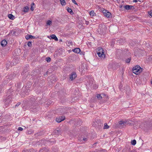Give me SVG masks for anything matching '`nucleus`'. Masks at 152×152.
<instances>
[{"mask_svg": "<svg viewBox=\"0 0 152 152\" xmlns=\"http://www.w3.org/2000/svg\"><path fill=\"white\" fill-rule=\"evenodd\" d=\"M72 2L75 4H77V3L75 0H72Z\"/></svg>", "mask_w": 152, "mask_h": 152, "instance_id": "nucleus-28", "label": "nucleus"}, {"mask_svg": "<svg viewBox=\"0 0 152 152\" xmlns=\"http://www.w3.org/2000/svg\"><path fill=\"white\" fill-rule=\"evenodd\" d=\"M34 3H33L31 4V6L30 9L32 11H33L34 10Z\"/></svg>", "mask_w": 152, "mask_h": 152, "instance_id": "nucleus-20", "label": "nucleus"}, {"mask_svg": "<svg viewBox=\"0 0 152 152\" xmlns=\"http://www.w3.org/2000/svg\"><path fill=\"white\" fill-rule=\"evenodd\" d=\"M136 141L135 140H132L131 142H136Z\"/></svg>", "mask_w": 152, "mask_h": 152, "instance_id": "nucleus-30", "label": "nucleus"}, {"mask_svg": "<svg viewBox=\"0 0 152 152\" xmlns=\"http://www.w3.org/2000/svg\"><path fill=\"white\" fill-rule=\"evenodd\" d=\"M27 45L28 47H31L32 46L31 42H29L27 43Z\"/></svg>", "mask_w": 152, "mask_h": 152, "instance_id": "nucleus-24", "label": "nucleus"}, {"mask_svg": "<svg viewBox=\"0 0 152 152\" xmlns=\"http://www.w3.org/2000/svg\"><path fill=\"white\" fill-rule=\"evenodd\" d=\"M97 98L99 99H101L102 98V96L100 94H97L96 96Z\"/></svg>", "mask_w": 152, "mask_h": 152, "instance_id": "nucleus-22", "label": "nucleus"}, {"mask_svg": "<svg viewBox=\"0 0 152 152\" xmlns=\"http://www.w3.org/2000/svg\"><path fill=\"white\" fill-rule=\"evenodd\" d=\"M9 18L11 19H14V16L12 14H9L8 15Z\"/></svg>", "mask_w": 152, "mask_h": 152, "instance_id": "nucleus-19", "label": "nucleus"}, {"mask_svg": "<svg viewBox=\"0 0 152 152\" xmlns=\"http://www.w3.org/2000/svg\"><path fill=\"white\" fill-rule=\"evenodd\" d=\"M45 141H44V140H41L40 142H45Z\"/></svg>", "mask_w": 152, "mask_h": 152, "instance_id": "nucleus-36", "label": "nucleus"}, {"mask_svg": "<svg viewBox=\"0 0 152 152\" xmlns=\"http://www.w3.org/2000/svg\"><path fill=\"white\" fill-rule=\"evenodd\" d=\"M89 14L91 17H94L96 16V14L94 11H91L89 12Z\"/></svg>", "mask_w": 152, "mask_h": 152, "instance_id": "nucleus-12", "label": "nucleus"}, {"mask_svg": "<svg viewBox=\"0 0 152 152\" xmlns=\"http://www.w3.org/2000/svg\"><path fill=\"white\" fill-rule=\"evenodd\" d=\"M80 54L83 55H84L85 54V53L84 52H82V54L81 53H80Z\"/></svg>", "mask_w": 152, "mask_h": 152, "instance_id": "nucleus-31", "label": "nucleus"}, {"mask_svg": "<svg viewBox=\"0 0 152 152\" xmlns=\"http://www.w3.org/2000/svg\"><path fill=\"white\" fill-rule=\"evenodd\" d=\"M143 70V69L140 66L137 65L132 67V72L134 74L139 75L142 72Z\"/></svg>", "mask_w": 152, "mask_h": 152, "instance_id": "nucleus-1", "label": "nucleus"}, {"mask_svg": "<svg viewBox=\"0 0 152 152\" xmlns=\"http://www.w3.org/2000/svg\"><path fill=\"white\" fill-rule=\"evenodd\" d=\"M131 122V121H121L119 122V124L121 125H126L128 124L129 125H131V123L130 122Z\"/></svg>", "mask_w": 152, "mask_h": 152, "instance_id": "nucleus-5", "label": "nucleus"}, {"mask_svg": "<svg viewBox=\"0 0 152 152\" xmlns=\"http://www.w3.org/2000/svg\"><path fill=\"white\" fill-rule=\"evenodd\" d=\"M103 13L104 16L107 18H110L111 17V13L107 10H104Z\"/></svg>", "mask_w": 152, "mask_h": 152, "instance_id": "nucleus-4", "label": "nucleus"}, {"mask_svg": "<svg viewBox=\"0 0 152 152\" xmlns=\"http://www.w3.org/2000/svg\"><path fill=\"white\" fill-rule=\"evenodd\" d=\"M87 68L85 64L82 65L80 67L79 71L82 73H83L86 71Z\"/></svg>", "mask_w": 152, "mask_h": 152, "instance_id": "nucleus-3", "label": "nucleus"}, {"mask_svg": "<svg viewBox=\"0 0 152 152\" xmlns=\"http://www.w3.org/2000/svg\"><path fill=\"white\" fill-rule=\"evenodd\" d=\"M86 140H87V139L86 138L83 139V140H84V141H86Z\"/></svg>", "mask_w": 152, "mask_h": 152, "instance_id": "nucleus-34", "label": "nucleus"}, {"mask_svg": "<svg viewBox=\"0 0 152 152\" xmlns=\"http://www.w3.org/2000/svg\"><path fill=\"white\" fill-rule=\"evenodd\" d=\"M26 39L28 40L29 39H35V37L31 35H27L25 36Z\"/></svg>", "mask_w": 152, "mask_h": 152, "instance_id": "nucleus-9", "label": "nucleus"}, {"mask_svg": "<svg viewBox=\"0 0 152 152\" xmlns=\"http://www.w3.org/2000/svg\"><path fill=\"white\" fill-rule=\"evenodd\" d=\"M137 0H133V2H137Z\"/></svg>", "mask_w": 152, "mask_h": 152, "instance_id": "nucleus-33", "label": "nucleus"}, {"mask_svg": "<svg viewBox=\"0 0 152 152\" xmlns=\"http://www.w3.org/2000/svg\"><path fill=\"white\" fill-rule=\"evenodd\" d=\"M109 128V126L106 123H105L104 124V129H108Z\"/></svg>", "mask_w": 152, "mask_h": 152, "instance_id": "nucleus-18", "label": "nucleus"}, {"mask_svg": "<svg viewBox=\"0 0 152 152\" xmlns=\"http://www.w3.org/2000/svg\"><path fill=\"white\" fill-rule=\"evenodd\" d=\"M130 59L129 58H127L125 60V62L126 63H129L130 62Z\"/></svg>", "mask_w": 152, "mask_h": 152, "instance_id": "nucleus-23", "label": "nucleus"}, {"mask_svg": "<svg viewBox=\"0 0 152 152\" xmlns=\"http://www.w3.org/2000/svg\"><path fill=\"white\" fill-rule=\"evenodd\" d=\"M51 59L50 58H46V61L47 62H50V61Z\"/></svg>", "mask_w": 152, "mask_h": 152, "instance_id": "nucleus-25", "label": "nucleus"}, {"mask_svg": "<svg viewBox=\"0 0 152 152\" xmlns=\"http://www.w3.org/2000/svg\"><path fill=\"white\" fill-rule=\"evenodd\" d=\"M50 37L51 38L55 39V40L57 41L58 40L56 36L54 34H53L50 35Z\"/></svg>", "mask_w": 152, "mask_h": 152, "instance_id": "nucleus-13", "label": "nucleus"}, {"mask_svg": "<svg viewBox=\"0 0 152 152\" xmlns=\"http://www.w3.org/2000/svg\"><path fill=\"white\" fill-rule=\"evenodd\" d=\"M29 9V8L28 7L26 6L24 7L23 8V11L24 12H27Z\"/></svg>", "mask_w": 152, "mask_h": 152, "instance_id": "nucleus-17", "label": "nucleus"}, {"mask_svg": "<svg viewBox=\"0 0 152 152\" xmlns=\"http://www.w3.org/2000/svg\"><path fill=\"white\" fill-rule=\"evenodd\" d=\"M132 7L133 6H132L129 5H126L124 6L125 9L127 10L132 9Z\"/></svg>", "mask_w": 152, "mask_h": 152, "instance_id": "nucleus-11", "label": "nucleus"}, {"mask_svg": "<svg viewBox=\"0 0 152 152\" xmlns=\"http://www.w3.org/2000/svg\"><path fill=\"white\" fill-rule=\"evenodd\" d=\"M151 83L152 84V79L151 80Z\"/></svg>", "mask_w": 152, "mask_h": 152, "instance_id": "nucleus-38", "label": "nucleus"}, {"mask_svg": "<svg viewBox=\"0 0 152 152\" xmlns=\"http://www.w3.org/2000/svg\"><path fill=\"white\" fill-rule=\"evenodd\" d=\"M4 148V147H0V148H1V149L2 148Z\"/></svg>", "mask_w": 152, "mask_h": 152, "instance_id": "nucleus-39", "label": "nucleus"}, {"mask_svg": "<svg viewBox=\"0 0 152 152\" xmlns=\"http://www.w3.org/2000/svg\"><path fill=\"white\" fill-rule=\"evenodd\" d=\"M148 13L152 17V11L149 12Z\"/></svg>", "mask_w": 152, "mask_h": 152, "instance_id": "nucleus-26", "label": "nucleus"}, {"mask_svg": "<svg viewBox=\"0 0 152 152\" xmlns=\"http://www.w3.org/2000/svg\"><path fill=\"white\" fill-rule=\"evenodd\" d=\"M12 152H17L16 150H14Z\"/></svg>", "mask_w": 152, "mask_h": 152, "instance_id": "nucleus-35", "label": "nucleus"}, {"mask_svg": "<svg viewBox=\"0 0 152 152\" xmlns=\"http://www.w3.org/2000/svg\"><path fill=\"white\" fill-rule=\"evenodd\" d=\"M7 44V42L5 40H2L1 42V45L3 47H5Z\"/></svg>", "mask_w": 152, "mask_h": 152, "instance_id": "nucleus-8", "label": "nucleus"}, {"mask_svg": "<svg viewBox=\"0 0 152 152\" xmlns=\"http://www.w3.org/2000/svg\"><path fill=\"white\" fill-rule=\"evenodd\" d=\"M97 53L98 56L101 59H104L105 58V51L102 48H99L97 49Z\"/></svg>", "mask_w": 152, "mask_h": 152, "instance_id": "nucleus-2", "label": "nucleus"}, {"mask_svg": "<svg viewBox=\"0 0 152 152\" xmlns=\"http://www.w3.org/2000/svg\"><path fill=\"white\" fill-rule=\"evenodd\" d=\"M11 101V98L10 97V98H7L6 99V101H5L7 102V103H9Z\"/></svg>", "mask_w": 152, "mask_h": 152, "instance_id": "nucleus-21", "label": "nucleus"}, {"mask_svg": "<svg viewBox=\"0 0 152 152\" xmlns=\"http://www.w3.org/2000/svg\"><path fill=\"white\" fill-rule=\"evenodd\" d=\"M18 130L22 131L23 130V128L21 127H19L18 128Z\"/></svg>", "mask_w": 152, "mask_h": 152, "instance_id": "nucleus-27", "label": "nucleus"}, {"mask_svg": "<svg viewBox=\"0 0 152 152\" xmlns=\"http://www.w3.org/2000/svg\"><path fill=\"white\" fill-rule=\"evenodd\" d=\"M77 75L75 73H73L70 75L69 78L71 80L74 79L76 77Z\"/></svg>", "mask_w": 152, "mask_h": 152, "instance_id": "nucleus-7", "label": "nucleus"}, {"mask_svg": "<svg viewBox=\"0 0 152 152\" xmlns=\"http://www.w3.org/2000/svg\"><path fill=\"white\" fill-rule=\"evenodd\" d=\"M102 96L103 97H104V96H106L104 94H102Z\"/></svg>", "mask_w": 152, "mask_h": 152, "instance_id": "nucleus-37", "label": "nucleus"}, {"mask_svg": "<svg viewBox=\"0 0 152 152\" xmlns=\"http://www.w3.org/2000/svg\"><path fill=\"white\" fill-rule=\"evenodd\" d=\"M85 23L86 24L88 25L89 24V22L88 21H86L85 22Z\"/></svg>", "mask_w": 152, "mask_h": 152, "instance_id": "nucleus-29", "label": "nucleus"}, {"mask_svg": "<svg viewBox=\"0 0 152 152\" xmlns=\"http://www.w3.org/2000/svg\"><path fill=\"white\" fill-rule=\"evenodd\" d=\"M66 10H67V11L69 12L71 14H73L72 11L71 9L69 8V7H68L67 8Z\"/></svg>", "mask_w": 152, "mask_h": 152, "instance_id": "nucleus-16", "label": "nucleus"}, {"mask_svg": "<svg viewBox=\"0 0 152 152\" xmlns=\"http://www.w3.org/2000/svg\"><path fill=\"white\" fill-rule=\"evenodd\" d=\"M72 51L76 53H80V50L79 48H77L73 49Z\"/></svg>", "mask_w": 152, "mask_h": 152, "instance_id": "nucleus-10", "label": "nucleus"}, {"mask_svg": "<svg viewBox=\"0 0 152 152\" xmlns=\"http://www.w3.org/2000/svg\"><path fill=\"white\" fill-rule=\"evenodd\" d=\"M133 145H134L136 143H131Z\"/></svg>", "mask_w": 152, "mask_h": 152, "instance_id": "nucleus-32", "label": "nucleus"}, {"mask_svg": "<svg viewBox=\"0 0 152 152\" xmlns=\"http://www.w3.org/2000/svg\"><path fill=\"white\" fill-rule=\"evenodd\" d=\"M65 119V118L64 116L59 117L57 118L56 119V121L57 122L59 123L61 121H64Z\"/></svg>", "mask_w": 152, "mask_h": 152, "instance_id": "nucleus-6", "label": "nucleus"}, {"mask_svg": "<svg viewBox=\"0 0 152 152\" xmlns=\"http://www.w3.org/2000/svg\"><path fill=\"white\" fill-rule=\"evenodd\" d=\"M60 3L61 4L62 6H64L66 4V3L65 0H60Z\"/></svg>", "mask_w": 152, "mask_h": 152, "instance_id": "nucleus-14", "label": "nucleus"}, {"mask_svg": "<svg viewBox=\"0 0 152 152\" xmlns=\"http://www.w3.org/2000/svg\"><path fill=\"white\" fill-rule=\"evenodd\" d=\"M52 22L51 20H48L46 22V24L47 25L50 26L51 25Z\"/></svg>", "mask_w": 152, "mask_h": 152, "instance_id": "nucleus-15", "label": "nucleus"}]
</instances>
